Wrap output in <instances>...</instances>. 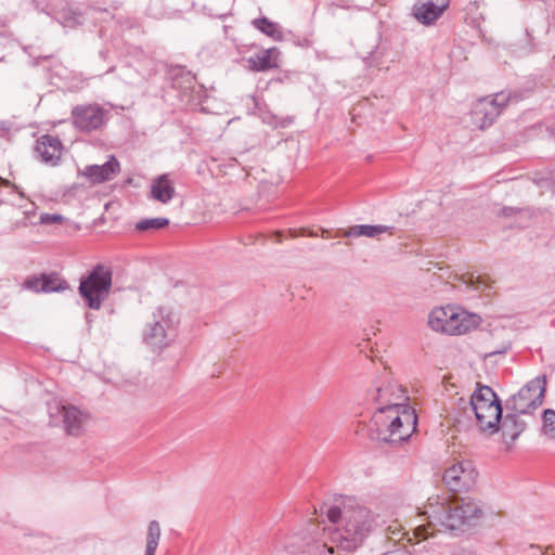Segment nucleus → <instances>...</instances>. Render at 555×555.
<instances>
[{"instance_id": "obj_1", "label": "nucleus", "mask_w": 555, "mask_h": 555, "mask_svg": "<svg viewBox=\"0 0 555 555\" xmlns=\"http://www.w3.org/2000/svg\"><path fill=\"white\" fill-rule=\"evenodd\" d=\"M330 526L323 527L311 546L313 555H333L336 551L353 552L377 527L375 515L354 498H343L327 506Z\"/></svg>"}, {"instance_id": "obj_2", "label": "nucleus", "mask_w": 555, "mask_h": 555, "mask_svg": "<svg viewBox=\"0 0 555 555\" xmlns=\"http://www.w3.org/2000/svg\"><path fill=\"white\" fill-rule=\"evenodd\" d=\"M369 397L376 404L370 425L372 438L388 443L410 438L416 428L417 416L406 404L409 397L402 386L385 373L369 390Z\"/></svg>"}, {"instance_id": "obj_3", "label": "nucleus", "mask_w": 555, "mask_h": 555, "mask_svg": "<svg viewBox=\"0 0 555 555\" xmlns=\"http://www.w3.org/2000/svg\"><path fill=\"white\" fill-rule=\"evenodd\" d=\"M482 515V504L473 498H430L422 516L426 524H418L413 528V535L417 539H427L437 532L457 534L465 530ZM421 517V515H418Z\"/></svg>"}, {"instance_id": "obj_4", "label": "nucleus", "mask_w": 555, "mask_h": 555, "mask_svg": "<svg viewBox=\"0 0 555 555\" xmlns=\"http://www.w3.org/2000/svg\"><path fill=\"white\" fill-rule=\"evenodd\" d=\"M480 322L478 314L453 305L435 308L428 315V325L433 331L452 336L467 334Z\"/></svg>"}, {"instance_id": "obj_5", "label": "nucleus", "mask_w": 555, "mask_h": 555, "mask_svg": "<svg viewBox=\"0 0 555 555\" xmlns=\"http://www.w3.org/2000/svg\"><path fill=\"white\" fill-rule=\"evenodd\" d=\"M179 314L168 306H159L152 313L143 339L154 350L169 347L178 336Z\"/></svg>"}, {"instance_id": "obj_6", "label": "nucleus", "mask_w": 555, "mask_h": 555, "mask_svg": "<svg viewBox=\"0 0 555 555\" xmlns=\"http://www.w3.org/2000/svg\"><path fill=\"white\" fill-rule=\"evenodd\" d=\"M113 286V270L111 266L98 263L80 278L78 293L86 306L100 310L108 298Z\"/></svg>"}, {"instance_id": "obj_7", "label": "nucleus", "mask_w": 555, "mask_h": 555, "mask_svg": "<svg viewBox=\"0 0 555 555\" xmlns=\"http://www.w3.org/2000/svg\"><path fill=\"white\" fill-rule=\"evenodd\" d=\"M469 403L481 430H488L490 434L499 431L502 405L491 387H478L472 395Z\"/></svg>"}, {"instance_id": "obj_8", "label": "nucleus", "mask_w": 555, "mask_h": 555, "mask_svg": "<svg viewBox=\"0 0 555 555\" xmlns=\"http://www.w3.org/2000/svg\"><path fill=\"white\" fill-rule=\"evenodd\" d=\"M545 389L546 377L544 375L534 377L506 400V410L531 414L543 403Z\"/></svg>"}, {"instance_id": "obj_9", "label": "nucleus", "mask_w": 555, "mask_h": 555, "mask_svg": "<svg viewBox=\"0 0 555 555\" xmlns=\"http://www.w3.org/2000/svg\"><path fill=\"white\" fill-rule=\"evenodd\" d=\"M511 92L478 99L472 106V121L480 130L490 127L512 101Z\"/></svg>"}, {"instance_id": "obj_10", "label": "nucleus", "mask_w": 555, "mask_h": 555, "mask_svg": "<svg viewBox=\"0 0 555 555\" xmlns=\"http://www.w3.org/2000/svg\"><path fill=\"white\" fill-rule=\"evenodd\" d=\"M70 117L76 130L90 133L105 126L109 111L98 103L79 104L73 107Z\"/></svg>"}, {"instance_id": "obj_11", "label": "nucleus", "mask_w": 555, "mask_h": 555, "mask_svg": "<svg viewBox=\"0 0 555 555\" xmlns=\"http://www.w3.org/2000/svg\"><path fill=\"white\" fill-rule=\"evenodd\" d=\"M50 422L59 425L61 422L66 434L78 437L83 430L88 421V414L75 405H63L60 403L49 404Z\"/></svg>"}, {"instance_id": "obj_12", "label": "nucleus", "mask_w": 555, "mask_h": 555, "mask_svg": "<svg viewBox=\"0 0 555 555\" xmlns=\"http://www.w3.org/2000/svg\"><path fill=\"white\" fill-rule=\"evenodd\" d=\"M478 473L469 460L454 462L443 473V482L450 491L461 492L473 488Z\"/></svg>"}, {"instance_id": "obj_13", "label": "nucleus", "mask_w": 555, "mask_h": 555, "mask_svg": "<svg viewBox=\"0 0 555 555\" xmlns=\"http://www.w3.org/2000/svg\"><path fill=\"white\" fill-rule=\"evenodd\" d=\"M35 152L42 163L56 166L63 154V144L57 137L44 134L37 140Z\"/></svg>"}, {"instance_id": "obj_14", "label": "nucleus", "mask_w": 555, "mask_h": 555, "mask_svg": "<svg viewBox=\"0 0 555 555\" xmlns=\"http://www.w3.org/2000/svg\"><path fill=\"white\" fill-rule=\"evenodd\" d=\"M450 0H418L413 7V15L424 24L436 22L449 8Z\"/></svg>"}, {"instance_id": "obj_15", "label": "nucleus", "mask_w": 555, "mask_h": 555, "mask_svg": "<svg viewBox=\"0 0 555 555\" xmlns=\"http://www.w3.org/2000/svg\"><path fill=\"white\" fill-rule=\"evenodd\" d=\"M27 289L34 292H64L69 289V284L59 273L41 274L40 276L28 278L25 283Z\"/></svg>"}, {"instance_id": "obj_16", "label": "nucleus", "mask_w": 555, "mask_h": 555, "mask_svg": "<svg viewBox=\"0 0 555 555\" xmlns=\"http://www.w3.org/2000/svg\"><path fill=\"white\" fill-rule=\"evenodd\" d=\"M120 171V165L115 156H109L103 165H90L83 170V176L92 183H102L113 179Z\"/></svg>"}, {"instance_id": "obj_17", "label": "nucleus", "mask_w": 555, "mask_h": 555, "mask_svg": "<svg viewBox=\"0 0 555 555\" xmlns=\"http://www.w3.org/2000/svg\"><path fill=\"white\" fill-rule=\"evenodd\" d=\"M521 415L524 414L516 413L515 411H507L506 415L501 418L500 428L502 429L504 442L508 448L520 436L527 426L526 422L520 420Z\"/></svg>"}, {"instance_id": "obj_18", "label": "nucleus", "mask_w": 555, "mask_h": 555, "mask_svg": "<svg viewBox=\"0 0 555 555\" xmlns=\"http://www.w3.org/2000/svg\"><path fill=\"white\" fill-rule=\"evenodd\" d=\"M176 194L173 182L168 173H164L153 179L151 184V198L162 204L169 203Z\"/></svg>"}, {"instance_id": "obj_19", "label": "nucleus", "mask_w": 555, "mask_h": 555, "mask_svg": "<svg viewBox=\"0 0 555 555\" xmlns=\"http://www.w3.org/2000/svg\"><path fill=\"white\" fill-rule=\"evenodd\" d=\"M278 55L275 48L262 50L247 59L248 68L254 72H266L278 66L274 56Z\"/></svg>"}, {"instance_id": "obj_20", "label": "nucleus", "mask_w": 555, "mask_h": 555, "mask_svg": "<svg viewBox=\"0 0 555 555\" xmlns=\"http://www.w3.org/2000/svg\"><path fill=\"white\" fill-rule=\"evenodd\" d=\"M390 230V228L386 225H371V224H358L352 225L348 230L345 231L346 237H360V236H366V237H377L383 233H386Z\"/></svg>"}, {"instance_id": "obj_21", "label": "nucleus", "mask_w": 555, "mask_h": 555, "mask_svg": "<svg viewBox=\"0 0 555 555\" xmlns=\"http://www.w3.org/2000/svg\"><path fill=\"white\" fill-rule=\"evenodd\" d=\"M162 537V528L157 520H151L147 525L144 555H155Z\"/></svg>"}, {"instance_id": "obj_22", "label": "nucleus", "mask_w": 555, "mask_h": 555, "mask_svg": "<svg viewBox=\"0 0 555 555\" xmlns=\"http://www.w3.org/2000/svg\"><path fill=\"white\" fill-rule=\"evenodd\" d=\"M251 24L256 29L274 40H280L282 38L279 25L267 17L255 18Z\"/></svg>"}, {"instance_id": "obj_23", "label": "nucleus", "mask_w": 555, "mask_h": 555, "mask_svg": "<svg viewBox=\"0 0 555 555\" xmlns=\"http://www.w3.org/2000/svg\"><path fill=\"white\" fill-rule=\"evenodd\" d=\"M169 224V219L164 217L142 219L135 224L138 231H155L163 229Z\"/></svg>"}, {"instance_id": "obj_24", "label": "nucleus", "mask_w": 555, "mask_h": 555, "mask_svg": "<svg viewBox=\"0 0 555 555\" xmlns=\"http://www.w3.org/2000/svg\"><path fill=\"white\" fill-rule=\"evenodd\" d=\"M543 426L542 431L551 439H555V411L546 409L542 415Z\"/></svg>"}, {"instance_id": "obj_25", "label": "nucleus", "mask_w": 555, "mask_h": 555, "mask_svg": "<svg viewBox=\"0 0 555 555\" xmlns=\"http://www.w3.org/2000/svg\"><path fill=\"white\" fill-rule=\"evenodd\" d=\"M65 218L59 214H41L40 223L42 224H55L62 223Z\"/></svg>"}, {"instance_id": "obj_26", "label": "nucleus", "mask_w": 555, "mask_h": 555, "mask_svg": "<svg viewBox=\"0 0 555 555\" xmlns=\"http://www.w3.org/2000/svg\"><path fill=\"white\" fill-rule=\"evenodd\" d=\"M81 23V15L77 14L75 12H69V15L67 16L66 13L63 15V24L64 26L74 27L77 24Z\"/></svg>"}, {"instance_id": "obj_27", "label": "nucleus", "mask_w": 555, "mask_h": 555, "mask_svg": "<svg viewBox=\"0 0 555 555\" xmlns=\"http://www.w3.org/2000/svg\"><path fill=\"white\" fill-rule=\"evenodd\" d=\"M474 278L470 276L468 283L474 287L476 291H485L487 288V285L483 281L480 280L479 276L476 278V282L473 280Z\"/></svg>"}, {"instance_id": "obj_28", "label": "nucleus", "mask_w": 555, "mask_h": 555, "mask_svg": "<svg viewBox=\"0 0 555 555\" xmlns=\"http://www.w3.org/2000/svg\"><path fill=\"white\" fill-rule=\"evenodd\" d=\"M389 530L391 531L392 534H396V529H392V526H389Z\"/></svg>"}, {"instance_id": "obj_29", "label": "nucleus", "mask_w": 555, "mask_h": 555, "mask_svg": "<svg viewBox=\"0 0 555 555\" xmlns=\"http://www.w3.org/2000/svg\"><path fill=\"white\" fill-rule=\"evenodd\" d=\"M454 555H468V554H467V553H465V552H460V553H456V554H454Z\"/></svg>"}, {"instance_id": "obj_30", "label": "nucleus", "mask_w": 555, "mask_h": 555, "mask_svg": "<svg viewBox=\"0 0 555 555\" xmlns=\"http://www.w3.org/2000/svg\"><path fill=\"white\" fill-rule=\"evenodd\" d=\"M500 352H501V351H491V352L489 353V356H492V354H495V353H500Z\"/></svg>"}]
</instances>
